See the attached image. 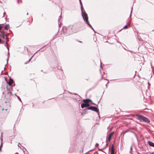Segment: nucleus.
I'll list each match as a JSON object with an SVG mask.
<instances>
[{
  "instance_id": "obj_21",
  "label": "nucleus",
  "mask_w": 154,
  "mask_h": 154,
  "mask_svg": "<svg viewBox=\"0 0 154 154\" xmlns=\"http://www.w3.org/2000/svg\"><path fill=\"white\" fill-rule=\"evenodd\" d=\"M1 148H0V151H1Z\"/></svg>"
},
{
  "instance_id": "obj_24",
  "label": "nucleus",
  "mask_w": 154,
  "mask_h": 154,
  "mask_svg": "<svg viewBox=\"0 0 154 154\" xmlns=\"http://www.w3.org/2000/svg\"><path fill=\"white\" fill-rule=\"evenodd\" d=\"M28 13H27V15H28Z\"/></svg>"
},
{
  "instance_id": "obj_8",
  "label": "nucleus",
  "mask_w": 154,
  "mask_h": 154,
  "mask_svg": "<svg viewBox=\"0 0 154 154\" xmlns=\"http://www.w3.org/2000/svg\"><path fill=\"white\" fill-rule=\"evenodd\" d=\"M13 82V81L12 79H10L8 82V85L11 86Z\"/></svg>"
},
{
  "instance_id": "obj_9",
  "label": "nucleus",
  "mask_w": 154,
  "mask_h": 154,
  "mask_svg": "<svg viewBox=\"0 0 154 154\" xmlns=\"http://www.w3.org/2000/svg\"><path fill=\"white\" fill-rule=\"evenodd\" d=\"M0 36L3 38H5L6 36L4 35V34L2 33L1 35H0Z\"/></svg>"
},
{
  "instance_id": "obj_1",
  "label": "nucleus",
  "mask_w": 154,
  "mask_h": 154,
  "mask_svg": "<svg viewBox=\"0 0 154 154\" xmlns=\"http://www.w3.org/2000/svg\"><path fill=\"white\" fill-rule=\"evenodd\" d=\"M66 32L70 34L72 33H76L80 31L79 26L77 23L68 26L66 28Z\"/></svg>"
},
{
  "instance_id": "obj_17",
  "label": "nucleus",
  "mask_w": 154,
  "mask_h": 154,
  "mask_svg": "<svg viewBox=\"0 0 154 154\" xmlns=\"http://www.w3.org/2000/svg\"><path fill=\"white\" fill-rule=\"evenodd\" d=\"M17 97L19 99V100L20 101H21V100L20 99V97H18V96H17Z\"/></svg>"
},
{
  "instance_id": "obj_23",
  "label": "nucleus",
  "mask_w": 154,
  "mask_h": 154,
  "mask_svg": "<svg viewBox=\"0 0 154 154\" xmlns=\"http://www.w3.org/2000/svg\"><path fill=\"white\" fill-rule=\"evenodd\" d=\"M5 13H4V14H3L4 15H5Z\"/></svg>"
},
{
  "instance_id": "obj_4",
  "label": "nucleus",
  "mask_w": 154,
  "mask_h": 154,
  "mask_svg": "<svg viewBox=\"0 0 154 154\" xmlns=\"http://www.w3.org/2000/svg\"><path fill=\"white\" fill-rule=\"evenodd\" d=\"M82 16L84 21L89 26H91V25L89 24L88 21V17L87 14L85 12L84 14H82Z\"/></svg>"
},
{
  "instance_id": "obj_5",
  "label": "nucleus",
  "mask_w": 154,
  "mask_h": 154,
  "mask_svg": "<svg viewBox=\"0 0 154 154\" xmlns=\"http://www.w3.org/2000/svg\"><path fill=\"white\" fill-rule=\"evenodd\" d=\"M87 110H91L95 111L98 113L99 114V109L96 107L91 106L89 107L87 109Z\"/></svg>"
},
{
  "instance_id": "obj_15",
  "label": "nucleus",
  "mask_w": 154,
  "mask_h": 154,
  "mask_svg": "<svg viewBox=\"0 0 154 154\" xmlns=\"http://www.w3.org/2000/svg\"><path fill=\"white\" fill-rule=\"evenodd\" d=\"M128 27V26L127 25H126L123 28L124 29H126Z\"/></svg>"
},
{
  "instance_id": "obj_6",
  "label": "nucleus",
  "mask_w": 154,
  "mask_h": 154,
  "mask_svg": "<svg viewBox=\"0 0 154 154\" xmlns=\"http://www.w3.org/2000/svg\"><path fill=\"white\" fill-rule=\"evenodd\" d=\"M149 145L151 146L154 147V143L152 142L149 141L148 142Z\"/></svg>"
},
{
  "instance_id": "obj_20",
  "label": "nucleus",
  "mask_w": 154,
  "mask_h": 154,
  "mask_svg": "<svg viewBox=\"0 0 154 154\" xmlns=\"http://www.w3.org/2000/svg\"><path fill=\"white\" fill-rule=\"evenodd\" d=\"M61 17V16H59V18H60V17Z\"/></svg>"
},
{
  "instance_id": "obj_3",
  "label": "nucleus",
  "mask_w": 154,
  "mask_h": 154,
  "mask_svg": "<svg viewBox=\"0 0 154 154\" xmlns=\"http://www.w3.org/2000/svg\"><path fill=\"white\" fill-rule=\"evenodd\" d=\"M137 116L138 118V119L140 120H141L143 122L147 123H149L150 122L149 120L147 118L142 115H137Z\"/></svg>"
},
{
  "instance_id": "obj_2",
  "label": "nucleus",
  "mask_w": 154,
  "mask_h": 154,
  "mask_svg": "<svg viewBox=\"0 0 154 154\" xmlns=\"http://www.w3.org/2000/svg\"><path fill=\"white\" fill-rule=\"evenodd\" d=\"M83 102H85V103H83L81 104V107L82 108H84L85 107H88L90 106L89 104L87 102V101L91 102V100L89 99H84L83 100Z\"/></svg>"
},
{
  "instance_id": "obj_12",
  "label": "nucleus",
  "mask_w": 154,
  "mask_h": 154,
  "mask_svg": "<svg viewBox=\"0 0 154 154\" xmlns=\"http://www.w3.org/2000/svg\"><path fill=\"white\" fill-rule=\"evenodd\" d=\"M9 53L8 52V56L7 57V63H8V59H9Z\"/></svg>"
},
{
  "instance_id": "obj_14",
  "label": "nucleus",
  "mask_w": 154,
  "mask_h": 154,
  "mask_svg": "<svg viewBox=\"0 0 154 154\" xmlns=\"http://www.w3.org/2000/svg\"><path fill=\"white\" fill-rule=\"evenodd\" d=\"M1 140H2L1 144V145L0 146V148H1L2 147V139H1Z\"/></svg>"
},
{
  "instance_id": "obj_10",
  "label": "nucleus",
  "mask_w": 154,
  "mask_h": 154,
  "mask_svg": "<svg viewBox=\"0 0 154 154\" xmlns=\"http://www.w3.org/2000/svg\"><path fill=\"white\" fill-rule=\"evenodd\" d=\"M9 27V26L8 24L6 25L5 26V28L6 29H8Z\"/></svg>"
},
{
  "instance_id": "obj_22",
  "label": "nucleus",
  "mask_w": 154,
  "mask_h": 154,
  "mask_svg": "<svg viewBox=\"0 0 154 154\" xmlns=\"http://www.w3.org/2000/svg\"><path fill=\"white\" fill-rule=\"evenodd\" d=\"M152 154H154V152H152Z\"/></svg>"
},
{
  "instance_id": "obj_19",
  "label": "nucleus",
  "mask_w": 154,
  "mask_h": 154,
  "mask_svg": "<svg viewBox=\"0 0 154 154\" xmlns=\"http://www.w3.org/2000/svg\"><path fill=\"white\" fill-rule=\"evenodd\" d=\"M90 26V27H91V28H92V29H93V30H94V29H93V28L92 27V26Z\"/></svg>"
},
{
  "instance_id": "obj_7",
  "label": "nucleus",
  "mask_w": 154,
  "mask_h": 154,
  "mask_svg": "<svg viewBox=\"0 0 154 154\" xmlns=\"http://www.w3.org/2000/svg\"><path fill=\"white\" fill-rule=\"evenodd\" d=\"M113 133V132H112L109 135V138L108 139V140L109 142H110V141L111 140L112 135Z\"/></svg>"
},
{
  "instance_id": "obj_16",
  "label": "nucleus",
  "mask_w": 154,
  "mask_h": 154,
  "mask_svg": "<svg viewBox=\"0 0 154 154\" xmlns=\"http://www.w3.org/2000/svg\"><path fill=\"white\" fill-rule=\"evenodd\" d=\"M30 60H31V58L27 62L25 63V64H26L27 63H28L30 61Z\"/></svg>"
},
{
  "instance_id": "obj_11",
  "label": "nucleus",
  "mask_w": 154,
  "mask_h": 154,
  "mask_svg": "<svg viewBox=\"0 0 154 154\" xmlns=\"http://www.w3.org/2000/svg\"><path fill=\"white\" fill-rule=\"evenodd\" d=\"M111 154H114V151L113 150V146L111 148Z\"/></svg>"
},
{
  "instance_id": "obj_13",
  "label": "nucleus",
  "mask_w": 154,
  "mask_h": 154,
  "mask_svg": "<svg viewBox=\"0 0 154 154\" xmlns=\"http://www.w3.org/2000/svg\"><path fill=\"white\" fill-rule=\"evenodd\" d=\"M80 4L81 5V10H82V2H81L80 0Z\"/></svg>"
},
{
  "instance_id": "obj_18",
  "label": "nucleus",
  "mask_w": 154,
  "mask_h": 154,
  "mask_svg": "<svg viewBox=\"0 0 154 154\" xmlns=\"http://www.w3.org/2000/svg\"><path fill=\"white\" fill-rule=\"evenodd\" d=\"M2 28V27L0 26V31L1 30Z\"/></svg>"
}]
</instances>
